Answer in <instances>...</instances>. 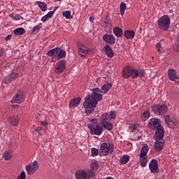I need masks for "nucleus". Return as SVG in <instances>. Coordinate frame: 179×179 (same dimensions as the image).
<instances>
[{
  "label": "nucleus",
  "instance_id": "1",
  "mask_svg": "<svg viewBox=\"0 0 179 179\" xmlns=\"http://www.w3.org/2000/svg\"><path fill=\"white\" fill-rule=\"evenodd\" d=\"M92 92L91 95L86 96L85 101L83 102L84 111L87 115L92 114L94 111L97 103L103 100V94H100L103 93L101 90L95 88Z\"/></svg>",
  "mask_w": 179,
  "mask_h": 179
},
{
  "label": "nucleus",
  "instance_id": "2",
  "mask_svg": "<svg viewBox=\"0 0 179 179\" xmlns=\"http://www.w3.org/2000/svg\"><path fill=\"white\" fill-rule=\"evenodd\" d=\"M162 124V120L158 118H152L148 120V127L150 129H156L155 132V138L157 139L158 138H163L164 136V128L163 127Z\"/></svg>",
  "mask_w": 179,
  "mask_h": 179
},
{
  "label": "nucleus",
  "instance_id": "3",
  "mask_svg": "<svg viewBox=\"0 0 179 179\" xmlns=\"http://www.w3.org/2000/svg\"><path fill=\"white\" fill-rule=\"evenodd\" d=\"M47 55L50 57L52 62H57L59 59L66 57V52L61 48H55L48 51Z\"/></svg>",
  "mask_w": 179,
  "mask_h": 179
},
{
  "label": "nucleus",
  "instance_id": "4",
  "mask_svg": "<svg viewBox=\"0 0 179 179\" xmlns=\"http://www.w3.org/2000/svg\"><path fill=\"white\" fill-rule=\"evenodd\" d=\"M171 23L170 17L167 15H163L157 20L158 27L163 31H167L170 29Z\"/></svg>",
  "mask_w": 179,
  "mask_h": 179
},
{
  "label": "nucleus",
  "instance_id": "5",
  "mask_svg": "<svg viewBox=\"0 0 179 179\" xmlns=\"http://www.w3.org/2000/svg\"><path fill=\"white\" fill-rule=\"evenodd\" d=\"M75 176L76 179H89L92 178V177H94V176H96V173L92 171L80 169L76 171Z\"/></svg>",
  "mask_w": 179,
  "mask_h": 179
},
{
  "label": "nucleus",
  "instance_id": "6",
  "mask_svg": "<svg viewBox=\"0 0 179 179\" xmlns=\"http://www.w3.org/2000/svg\"><path fill=\"white\" fill-rule=\"evenodd\" d=\"M148 152H149V147L145 144L143 146L139 155L141 167H146L148 164V157H146Z\"/></svg>",
  "mask_w": 179,
  "mask_h": 179
},
{
  "label": "nucleus",
  "instance_id": "7",
  "mask_svg": "<svg viewBox=\"0 0 179 179\" xmlns=\"http://www.w3.org/2000/svg\"><path fill=\"white\" fill-rule=\"evenodd\" d=\"M88 128L91 135H96L99 136L103 134V126L99 123L89 124Z\"/></svg>",
  "mask_w": 179,
  "mask_h": 179
},
{
  "label": "nucleus",
  "instance_id": "8",
  "mask_svg": "<svg viewBox=\"0 0 179 179\" xmlns=\"http://www.w3.org/2000/svg\"><path fill=\"white\" fill-rule=\"evenodd\" d=\"M100 156H107L109 153L114 152V144L109 143L108 145L103 143L100 146Z\"/></svg>",
  "mask_w": 179,
  "mask_h": 179
},
{
  "label": "nucleus",
  "instance_id": "9",
  "mask_svg": "<svg viewBox=\"0 0 179 179\" xmlns=\"http://www.w3.org/2000/svg\"><path fill=\"white\" fill-rule=\"evenodd\" d=\"M163 138H164V136L158 137L157 138H156V136H154V139L155 141L154 148L155 152H162V150H163V148H164V140H163Z\"/></svg>",
  "mask_w": 179,
  "mask_h": 179
},
{
  "label": "nucleus",
  "instance_id": "10",
  "mask_svg": "<svg viewBox=\"0 0 179 179\" xmlns=\"http://www.w3.org/2000/svg\"><path fill=\"white\" fill-rule=\"evenodd\" d=\"M153 113L157 115H163L167 113V106L166 104L155 105L152 107Z\"/></svg>",
  "mask_w": 179,
  "mask_h": 179
},
{
  "label": "nucleus",
  "instance_id": "11",
  "mask_svg": "<svg viewBox=\"0 0 179 179\" xmlns=\"http://www.w3.org/2000/svg\"><path fill=\"white\" fill-rule=\"evenodd\" d=\"M25 169L27 174L29 176L33 175L34 173H36L38 170V161H34L32 163L27 165Z\"/></svg>",
  "mask_w": 179,
  "mask_h": 179
},
{
  "label": "nucleus",
  "instance_id": "12",
  "mask_svg": "<svg viewBox=\"0 0 179 179\" xmlns=\"http://www.w3.org/2000/svg\"><path fill=\"white\" fill-rule=\"evenodd\" d=\"M65 69H66L65 61L60 60L56 63L54 71L57 73V75H61V73L65 72Z\"/></svg>",
  "mask_w": 179,
  "mask_h": 179
},
{
  "label": "nucleus",
  "instance_id": "13",
  "mask_svg": "<svg viewBox=\"0 0 179 179\" xmlns=\"http://www.w3.org/2000/svg\"><path fill=\"white\" fill-rule=\"evenodd\" d=\"M94 52V50L93 49H89L85 45L78 46V54L81 57H86V55H90Z\"/></svg>",
  "mask_w": 179,
  "mask_h": 179
},
{
  "label": "nucleus",
  "instance_id": "14",
  "mask_svg": "<svg viewBox=\"0 0 179 179\" xmlns=\"http://www.w3.org/2000/svg\"><path fill=\"white\" fill-rule=\"evenodd\" d=\"M149 169L152 174H157L159 173V162L157 160L152 159L149 164Z\"/></svg>",
  "mask_w": 179,
  "mask_h": 179
},
{
  "label": "nucleus",
  "instance_id": "15",
  "mask_svg": "<svg viewBox=\"0 0 179 179\" xmlns=\"http://www.w3.org/2000/svg\"><path fill=\"white\" fill-rule=\"evenodd\" d=\"M166 124L169 127V128L174 129L177 125H178V120L175 118H170L169 117H166L165 118Z\"/></svg>",
  "mask_w": 179,
  "mask_h": 179
},
{
  "label": "nucleus",
  "instance_id": "16",
  "mask_svg": "<svg viewBox=\"0 0 179 179\" xmlns=\"http://www.w3.org/2000/svg\"><path fill=\"white\" fill-rule=\"evenodd\" d=\"M22 101H24V95L22 92H18L13 98L12 102L20 104Z\"/></svg>",
  "mask_w": 179,
  "mask_h": 179
},
{
  "label": "nucleus",
  "instance_id": "17",
  "mask_svg": "<svg viewBox=\"0 0 179 179\" xmlns=\"http://www.w3.org/2000/svg\"><path fill=\"white\" fill-rule=\"evenodd\" d=\"M131 76L134 78V79H136V78H143L145 76V72L143 70H136L131 69Z\"/></svg>",
  "mask_w": 179,
  "mask_h": 179
},
{
  "label": "nucleus",
  "instance_id": "18",
  "mask_svg": "<svg viewBox=\"0 0 179 179\" xmlns=\"http://www.w3.org/2000/svg\"><path fill=\"white\" fill-rule=\"evenodd\" d=\"M80 101H82V98L80 97L75 98L70 101L69 106L70 108H73V110H75L76 107H79V104H80Z\"/></svg>",
  "mask_w": 179,
  "mask_h": 179
},
{
  "label": "nucleus",
  "instance_id": "19",
  "mask_svg": "<svg viewBox=\"0 0 179 179\" xmlns=\"http://www.w3.org/2000/svg\"><path fill=\"white\" fill-rule=\"evenodd\" d=\"M131 69L129 66H126L122 70V78L129 79L131 78Z\"/></svg>",
  "mask_w": 179,
  "mask_h": 179
},
{
  "label": "nucleus",
  "instance_id": "20",
  "mask_svg": "<svg viewBox=\"0 0 179 179\" xmlns=\"http://www.w3.org/2000/svg\"><path fill=\"white\" fill-rule=\"evenodd\" d=\"M16 78H17V73H12L11 74L6 76L3 83H6V85H8V83H10L12 80H15Z\"/></svg>",
  "mask_w": 179,
  "mask_h": 179
},
{
  "label": "nucleus",
  "instance_id": "21",
  "mask_svg": "<svg viewBox=\"0 0 179 179\" xmlns=\"http://www.w3.org/2000/svg\"><path fill=\"white\" fill-rule=\"evenodd\" d=\"M8 122L13 127H17L19 125V117L17 116H10L8 117Z\"/></svg>",
  "mask_w": 179,
  "mask_h": 179
},
{
  "label": "nucleus",
  "instance_id": "22",
  "mask_svg": "<svg viewBox=\"0 0 179 179\" xmlns=\"http://www.w3.org/2000/svg\"><path fill=\"white\" fill-rule=\"evenodd\" d=\"M103 40H104L106 43H108L109 44H114L115 43V38L114 37V36L107 34L103 36Z\"/></svg>",
  "mask_w": 179,
  "mask_h": 179
},
{
  "label": "nucleus",
  "instance_id": "23",
  "mask_svg": "<svg viewBox=\"0 0 179 179\" xmlns=\"http://www.w3.org/2000/svg\"><path fill=\"white\" fill-rule=\"evenodd\" d=\"M168 76L169 80L174 82L177 78V71L174 69H170L168 71Z\"/></svg>",
  "mask_w": 179,
  "mask_h": 179
},
{
  "label": "nucleus",
  "instance_id": "24",
  "mask_svg": "<svg viewBox=\"0 0 179 179\" xmlns=\"http://www.w3.org/2000/svg\"><path fill=\"white\" fill-rule=\"evenodd\" d=\"M103 48L108 58H113V57H114V51L113 50V49H111L110 45H106Z\"/></svg>",
  "mask_w": 179,
  "mask_h": 179
},
{
  "label": "nucleus",
  "instance_id": "25",
  "mask_svg": "<svg viewBox=\"0 0 179 179\" xmlns=\"http://www.w3.org/2000/svg\"><path fill=\"white\" fill-rule=\"evenodd\" d=\"M52 16H54V11H50L45 15L42 17L41 22L45 23V22H48V20H50Z\"/></svg>",
  "mask_w": 179,
  "mask_h": 179
},
{
  "label": "nucleus",
  "instance_id": "26",
  "mask_svg": "<svg viewBox=\"0 0 179 179\" xmlns=\"http://www.w3.org/2000/svg\"><path fill=\"white\" fill-rule=\"evenodd\" d=\"M124 37L127 39L132 40L135 37V31L127 30L124 31Z\"/></svg>",
  "mask_w": 179,
  "mask_h": 179
},
{
  "label": "nucleus",
  "instance_id": "27",
  "mask_svg": "<svg viewBox=\"0 0 179 179\" xmlns=\"http://www.w3.org/2000/svg\"><path fill=\"white\" fill-rule=\"evenodd\" d=\"M12 157V151L10 150L6 151L4 153H3V159L7 162L10 160Z\"/></svg>",
  "mask_w": 179,
  "mask_h": 179
},
{
  "label": "nucleus",
  "instance_id": "28",
  "mask_svg": "<svg viewBox=\"0 0 179 179\" xmlns=\"http://www.w3.org/2000/svg\"><path fill=\"white\" fill-rule=\"evenodd\" d=\"M13 32L15 36H23L26 33V30H24V28L20 27L15 29Z\"/></svg>",
  "mask_w": 179,
  "mask_h": 179
},
{
  "label": "nucleus",
  "instance_id": "29",
  "mask_svg": "<svg viewBox=\"0 0 179 179\" xmlns=\"http://www.w3.org/2000/svg\"><path fill=\"white\" fill-rule=\"evenodd\" d=\"M101 124L103 127V128L107 131H111V129H113V123L108 121L105 122H103V123H101Z\"/></svg>",
  "mask_w": 179,
  "mask_h": 179
},
{
  "label": "nucleus",
  "instance_id": "30",
  "mask_svg": "<svg viewBox=\"0 0 179 179\" xmlns=\"http://www.w3.org/2000/svg\"><path fill=\"white\" fill-rule=\"evenodd\" d=\"M113 33L116 37H121V36H122V29L118 27H115L113 29Z\"/></svg>",
  "mask_w": 179,
  "mask_h": 179
},
{
  "label": "nucleus",
  "instance_id": "31",
  "mask_svg": "<svg viewBox=\"0 0 179 179\" xmlns=\"http://www.w3.org/2000/svg\"><path fill=\"white\" fill-rule=\"evenodd\" d=\"M110 115L107 113H103L101 115V124L108 122Z\"/></svg>",
  "mask_w": 179,
  "mask_h": 179
},
{
  "label": "nucleus",
  "instance_id": "32",
  "mask_svg": "<svg viewBox=\"0 0 179 179\" xmlns=\"http://www.w3.org/2000/svg\"><path fill=\"white\" fill-rule=\"evenodd\" d=\"M113 85H111V83H106V84H104L101 89L103 92V93H107L108 92V90H110V89H111V87Z\"/></svg>",
  "mask_w": 179,
  "mask_h": 179
},
{
  "label": "nucleus",
  "instance_id": "33",
  "mask_svg": "<svg viewBox=\"0 0 179 179\" xmlns=\"http://www.w3.org/2000/svg\"><path fill=\"white\" fill-rule=\"evenodd\" d=\"M126 9H127V4H125V3L124 2H122L120 5V10L122 16H124Z\"/></svg>",
  "mask_w": 179,
  "mask_h": 179
},
{
  "label": "nucleus",
  "instance_id": "34",
  "mask_svg": "<svg viewBox=\"0 0 179 179\" xmlns=\"http://www.w3.org/2000/svg\"><path fill=\"white\" fill-rule=\"evenodd\" d=\"M129 162V157L128 155H123L120 160L121 164H127Z\"/></svg>",
  "mask_w": 179,
  "mask_h": 179
},
{
  "label": "nucleus",
  "instance_id": "35",
  "mask_svg": "<svg viewBox=\"0 0 179 179\" xmlns=\"http://www.w3.org/2000/svg\"><path fill=\"white\" fill-rule=\"evenodd\" d=\"M37 5H38V6H39V8H41V9L43 12H45V10H47V3H45L44 2L38 1Z\"/></svg>",
  "mask_w": 179,
  "mask_h": 179
},
{
  "label": "nucleus",
  "instance_id": "36",
  "mask_svg": "<svg viewBox=\"0 0 179 179\" xmlns=\"http://www.w3.org/2000/svg\"><path fill=\"white\" fill-rule=\"evenodd\" d=\"M42 134H43V131L41 127H38L35 131H33L34 136H36V138Z\"/></svg>",
  "mask_w": 179,
  "mask_h": 179
},
{
  "label": "nucleus",
  "instance_id": "37",
  "mask_svg": "<svg viewBox=\"0 0 179 179\" xmlns=\"http://www.w3.org/2000/svg\"><path fill=\"white\" fill-rule=\"evenodd\" d=\"M62 15L66 19H72V12L70 10L64 11Z\"/></svg>",
  "mask_w": 179,
  "mask_h": 179
},
{
  "label": "nucleus",
  "instance_id": "38",
  "mask_svg": "<svg viewBox=\"0 0 179 179\" xmlns=\"http://www.w3.org/2000/svg\"><path fill=\"white\" fill-rule=\"evenodd\" d=\"M91 171H95L96 170H98L99 169V164L96 162H94L91 164Z\"/></svg>",
  "mask_w": 179,
  "mask_h": 179
},
{
  "label": "nucleus",
  "instance_id": "39",
  "mask_svg": "<svg viewBox=\"0 0 179 179\" xmlns=\"http://www.w3.org/2000/svg\"><path fill=\"white\" fill-rule=\"evenodd\" d=\"M42 27H43V24L39 23L38 25L35 26L33 28V33H38V31H40V29H41Z\"/></svg>",
  "mask_w": 179,
  "mask_h": 179
},
{
  "label": "nucleus",
  "instance_id": "40",
  "mask_svg": "<svg viewBox=\"0 0 179 179\" xmlns=\"http://www.w3.org/2000/svg\"><path fill=\"white\" fill-rule=\"evenodd\" d=\"M10 17L13 18V20H20V17H22V16H20V15L19 14H10L9 15Z\"/></svg>",
  "mask_w": 179,
  "mask_h": 179
},
{
  "label": "nucleus",
  "instance_id": "41",
  "mask_svg": "<svg viewBox=\"0 0 179 179\" xmlns=\"http://www.w3.org/2000/svg\"><path fill=\"white\" fill-rule=\"evenodd\" d=\"M143 120H148L150 117V112L149 110H145L143 113Z\"/></svg>",
  "mask_w": 179,
  "mask_h": 179
},
{
  "label": "nucleus",
  "instance_id": "42",
  "mask_svg": "<svg viewBox=\"0 0 179 179\" xmlns=\"http://www.w3.org/2000/svg\"><path fill=\"white\" fill-rule=\"evenodd\" d=\"M156 49L157 50L158 52L162 53L164 51L163 47H162V44L160 43H157L156 45Z\"/></svg>",
  "mask_w": 179,
  "mask_h": 179
},
{
  "label": "nucleus",
  "instance_id": "43",
  "mask_svg": "<svg viewBox=\"0 0 179 179\" xmlns=\"http://www.w3.org/2000/svg\"><path fill=\"white\" fill-rule=\"evenodd\" d=\"M91 152L92 157H96V156L99 155V150L96 148H92Z\"/></svg>",
  "mask_w": 179,
  "mask_h": 179
},
{
  "label": "nucleus",
  "instance_id": "44",
  "mask_svg": "<svg viewBox=\"0 0 179 179\" xmlns=\"http://www.w3.org/2000/svg\"><path fill=\"white\" fill-rule=\"evenodd\" d=\"M139 127V125H138V124H132L131 125H130L129 127V129L131 130V131H134L136 129H138V127Z\"/></svg>",
  "mask_w": 179,
  "mask_h": 179
},
{
  "label": "nucleus",
  "instance_id": "45",
  "mask_svg": "<svg viewBox=\"0 0 179 179\" xmlns=\"http://www.w3.org/2000/svg\"><path fill=\"white\" fill-rule=\"evenodd\" d=\"M17 179H26V172L22 171Z\"/></svg>",
  "mask_w": 179,
  "mask_h": 179
},
{
  "label": "nucleus",
  "instance_id": "46",
  "mask_svg": "<svg viewBox=\"0 0 179 179\" xmlns=\"http://www.w3.org/2000/svg\"><path fill=\"white\" fill-rule=\"evenodd\" d=\"M110 120H115V117H117V114L115 111H111L109 114Z\"/></svg>",
  "mask_w": 179,
  "mask_h": 179
},
{
  "label": "nucleus",
  "instance_id": "47",
  "mask_svg": "<svg viewBox=\"0 0 179 179\" xmlns=\"http://www.w3.org/2000/svg\"><path fill=\"white\" fill-rule=\"evenodd\" d=\"M5 55V50L3 49H0V57Z\"/></svg>",
  "mask_w": 179,
  "mask_h": 179
},
{
  "label": "nucleus",
  "instance_id": "48",
  "mask_svg": "<svg viewBox=\"0 0 179 179\" xmlns=\"http://www.w3.org/2000/svg\"><path fill=\"white\" fill-rule=\"evenodd\" d=\"M10 38H12V35H8V36L5 38V40H6V41H9V40H10Z\"/></svg>",
  "mask_w": 179,
  "mask_h": 179
},
{
  "label": "nucleus",
  "instance_id": "49",
  "mask_svg": "<svg viewBox=\"0 0 179 179\" xmlns=\"http://www.w3.org/2000/svg\"><path fill=\"white\" fill-rule=\"evenodd\" d=\"M173 82H176V85H179V76L176 77V79Z\"/></svg>",
  "mask_w": 179,
  "mask_h": 179
},
{
  "label": "nucleus",
  "instance_id": "50",
  "mask_svg": "<svg viewBox=\"0 0 179 179\" xmlns=\"http://www.w3.org/2000/svg\"><path fill=\"white\" fill-rule=\"evenodd\" d=\"M41 125L43 127H47V125H48V122H41Z\"/></svg>",
  "mask_w": 179,
  "mask_h": 179
},
{
  "label": "nucleus",
  "instance_id": "51",
  "mask_svg": "<svg viewBox=\"0 0 179 179\" xmlns=\"http://www.w3.org/2000/svg\"><path fill=\"white\" fill-rule=\"evenodd\" d=\"M90 20L91 22H93L94 20V18H93V17H90Z\"/></svg>",
  "mask_w": 179,
  "mask_h": 179
},
{
  "label": "nucleus",
  "instance_id": "52",
  "mask_svg": "<svg viewBox=\"0 0 179 179\" xmlns=\"http://www.w3.org/2000/svg\"><path fill=\"white\" fill-rule=\"evenodd\" d=\"M106 179H114V178L108 177V178H107Z\"/></svg>",
  "mask_w": 179,
  "mask_h": 179
},
{
  "label": "nucleus",
  "instance_id": "53",
  "mask_svg": "<svg viewBox=\"0 0 179 179\" xmlns=\"http://www.w3.org/2000/svg\"><path fill=\"white\" fill-rule=\"evenodd\" d=\"M178 38H179V35L178 36Z\"/></svg>",
  "mask_w": 179,
  "mask_h": 179
},
{
  "label": "nucleus",
  "instance_id": "54",
  "mask_svg": "<svg viewBox=\"0 0 179 179\" xmlns=\"http://www.w3.org/2000/svg\"><path fill=\"white\" fill-rule=\"evenodd\" d=\"M57 1H61V0H57Z\"/></svg>",
  "mask_w": 179,
  "mask_h": 179
}]
</instances>
